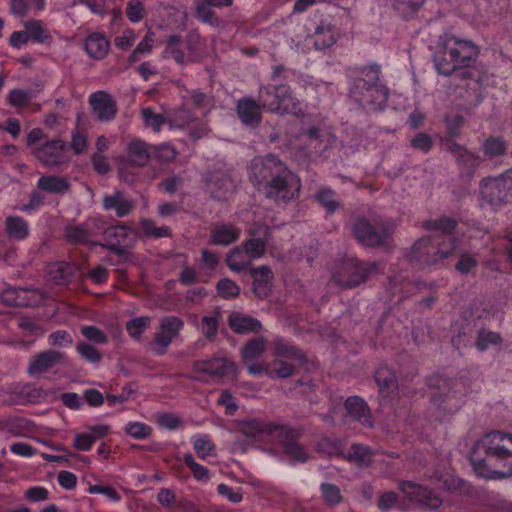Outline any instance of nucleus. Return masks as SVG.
<instances>
[{"label": "nucleus", "instance_id": "nucleus-25", "mask_svg": "<svg viewBox=\"0 0 512 512\" xmlns=\"http://www.w3.org/2000/svg\"><path fill=\"white\" fill-rule=\"evenodd\" d=\"M102 206L105 211L114 210L119 218L128 216L135 209V201L124 196L120 190H115L110 195H105L102 199Z\"/></svg>", "mask_w": 512, "mask_h": 512}, {"label": "nucleus", "instance_id": "nucleus-50", "mask_svg": "<svg viewBox=\"0 0 512 512\" xmlns=\"http://www.w3.org/2000/svg\"><path fill=\"white\" fill-rule=\"evenodd\" d=\"M371 449L363 444L355 443L351 446L346 458L360 467L369 466L371 463Z\"/></svg>", "mask_w": 512, "mask_h": 512}, {"label": "nucleus", "instance_id": "nucleus-33", "mask_svg": "<svg viewBox=\"0 0 512 512\" xmlns=\"http://www.w3.org/2000/svg\"><path fill=\"white\" fill-rule=\"evenodd\" d=\"M5 233L9 239L22 241L29 236V223L20 216H8L5 220Z\"/></svg>", "mask_w": 512, "mask_h": 512}, {"label": "nucleus", "instance_id": "nucleus-64", "mask_svg": "<svg viewBox=\"0 0 512 512\" xmlns=\"http://www.w3.org/2000/svg\"><path fill=\"white\" fill-rule=\"evenodd\" d=\"M300 138H303L307 143V147L317 152L323 145V138L319 128L311 127L299 134Z\"/></svg>", "mask_w": 512, "mask_h": 512}, {"label": "nucleus", "instance_id": "nucleus-46", "mask_svg": "<svg viewBox=\"0 0 512 512\" xmlns=\"http://www.w3.org/2000/svg\"><path fill=\"white\" fill-rule=\"evenodd\" d=\"M29 39L37 43H49L52 41L51 34L45 29L41 20H29L24 23Z\"/></svg>", "mask_w": 512, "mask_h": 512}, {"label": "nucleus", "instance_id": "nucleus-13", "mask_svg": "<svg viewBox=\"0 0 512 512\" xmlns=\"http://www.w3.org/2000/svg\"><path fill=\"white\" fill-rule=\"evenodd\" d=\"M247 234L248 238L241 245L253 260L262 258L271 240V227L258 222L247 229Z\"/></svg>", "mask_w": 512, "mask_h": 512}, {"label": "nucleus", "instance_id": "nucleus-40", "mask_svg": "<svg viewBox=\"0 0 512 512\" xmlns=\"http://www.w3.org/2000/svg\"><path fill=\"white\" fill-rule=\"evenodd\" d=\"M311 37L314 47L318 50L330 48L336 42L334 28L329 23L325 22H321V24L317 26Z\"/></svg>", "mask_w": 512, "mask_h": 512}, {"label": "nucleus", "instance_id": "nucleus-63", "mask_svg": "<svg viewBox=\"0 0 512 512\" xmlns=\"http://www.w3.org/2000/svg\"><path fill=\"white\" fill-rule=\"evenodd\" d=\"M141 227L148 237L163 238L171 235V229L168 226L157 227L155 222L150 219L141 220Z\"/></svg>", "mask_w": 512, "mask_h": 512}, {"label": "nucleus", "instance_id": "nucleus-1", "mask_svg": "<svg viewBox=\"0 0 512 512\" xmlns=\"http://www.w3.org/2000/svg\"><path fill=\"white\" fill-rule=\"evenodd\" d=\"M249 179L258 190H264L265 197L275 204H288L300 194V178L275 154L254 158Z\"/></svg>", "mask_w": 512, "mask_h": 512}, {"label": "nucleus", "instance_id": "nucleus-4", "mask_svg": "<svg viewBox=\"0 0 512 512\" xmlns=\"http://www.w3.org/2000/svg\"><path fill=\"white\" fill-rule=\"evenodd\" d=\"M479 56V48L471 41L450 32L443 33L433 56L439 74L450 76L455 71L470 68Z\"/></svg>", "mask_w": 512, "mask_h": 512}, {"label": "nucleus", "instance_id": "nucleus-55", "mask_svg": "<svg viewBox=\"0 0 512 512\" xmlns=\"http://www.w3.org/2000/svg\"><path fill=\"white\" fill-rule=\"evenodd\" d=\"M182 40L178 35H171L166 41L165 54L172 57L178 64L184 65L188 63L187 57L181 50Z\"/></svg>", "mask_w": 512, "mask_h": 512}, {"label": "nucleus", "instance_id": "nucleus-47", "mask_svg": "<svg viewBox=\"0 0 512 512\" xmlns=\"http://www.w3.org/2000/svg\"><path fill=\"white\" fill-rule=\"evenodd\" d=\"M220 321L221 310L219 307L215 308L209 315L202 317V333L210 341L216 339Z\"/></svg>", "mask_w": 512, "mask_h": 512}, {"label": "nucleus", "instance_id": "nucleus-9", "mask_svg": "<svg viewBox=\"0 0 512 512\" xmlns=\"http://www.w3.org/2000/svg\"><path fill=\"white\" fill-rule=\"evenodd\" d=\"M481 199L491 206H499L512 196V169L498 177L483 179L480 184Z\"/></svg>", "mask_w": 512, "mask_h": 512}, {"label": "nucleus", "instance_id": "nucleus-31", "mask_svg": "<svg viewBox=\"0 0 512 512\" xmlns=\"http://www.w3.org/2000/svg\"><path fill=\"white\" fill-rule=\"evenodd\" d=\"M84 48L90 58L101 60L108 54L110 43L104 35L95 32L86 38Z\"/></svg>", "mask_w": 512, "mask_h": 512}, {"label": "nucleus", "instance_id": "nucleus-56", "mask_svg": "<svg viewBox=\"0 0 512 512\" xmlns=\"http://www.w3.org/2000/svg\"><path fill=\"white\" fill-rule=\"evenodd\" d=\"M483 152L488 158L502 156L506 153L507 145L502 137H489L483 143Z\"/></svg>", "mask_w": 512, "mask_h": 512}, {"label": "nucleus", "instance_id": "nucleus-2", "mask_svg": "<svg viewBox=\"0 0 512 512\" xmlns=\"http://www.w3.org/2000/svg\"><path fill=\"white\" fill-rule=\"evenodd\" d=\"M470 462L479 477L494 480L512 477V435L500 431L485 434L475 443Z\"/></svg>", "mask_w": 512, "mask_h": 512}, {"label": "nucleus", "instance_id": "nucleus-5", "mask_svg": "<svg viewBox=\"0 0 512 512\" xmlns=\"http://www.w3.org/2000/svg\"><path fill=\"white\" fill-rule=\"evenodd\" d=\"M258 100L266 112L279 116L303 115L301 102L294 96L291 87L286 84L261 85L258 90Z\"/></svg>", "mask_w": 512, "mask_h": 512}, {"label": "nucleus", "instance_id": "nucleus-17", "mask_svg": "<svg viewBox=\"0 0 512 512\" xmlns=\"http://www.w3.org/2000/svg\"><path fill=\"white\" fill-rule=\"evenodd\" d=\"M410 502L435 510L442 505L441 498L431 490L411 481H404L399 486Z\"/></svg>", "mask_w": 512, "mask_h": 512}, {"label": "nucleus", "instance_id": "nucleus-59", "mask_svg": "<svg viewBox=\"0 0 512 512\" xmlns=\"http://www.w3.org/2000/svg\"><path fill=\"white\" fill-rule=\"evenodd\" d=\"M193 449L200 459L214 456L216 446L208 435H202L194 440Z\"/></svg>", "mask_w": 512, "mask_h": 512}, {"label": "nucleus", "instance_id": "nucleus-19", "mask_svg": "<svg viewBox=\"0 0 512 512\" xmlns=\"http://www.w3.org/2000/svg\"><path fill=\"white\" fill-rule=\"evenodd\" d=\"M236 114L243 125L257 128L262 122L263 106L260 101L252 97H243L237 101Z\"/></svg>", "mask_w": 512, "mask_h": 512}, {"label": "nucleus", "instance_id": "nucleus-8", "mask_svg": "<svg viewBox=\"0 0 512 512\" xmlns=\"http://www.w3.org/2000/svg\"><path fill=\"white\" fill-rule=\"evenodd\" d=\"M192 370L206 375L210 381L219 384L235 380L238 373L235 363L225 357L196 360L192 363Z\"/></svg>", "mask_w": 512, "mask_h": 512}, {"label": "nucleus", "instance_id": "nucleus-51", "mask_svg": "<svg viewBox=\"0 0 512 512\" xmlns=\"http://www.w3.org/2000/svg\"><path fill=\"white\" fill-rule=\"evenodd\" d=\"M283 453L292 463H306L311 455L304 445L298 440L291 443H286L285 447L282 448Z\"/></svg>", "mask_w": 512, "mask_h": 512}, {"label": "nucleus", "instance_id": "nucleus-58", "mask_svg": "<svg viewBox=\"0 0 512 512\" xmlns=\"http://www.w3.org/2000/svg\"><path fill=\"white\" fill-rule=\"evenodd\" d=\"M295 371V365L293 362L283 360V359H275L269 364V372L272 374V378L276 377L279 379H284L292 376Z\"/></svg>", "mask_w": 512, "mask_h": 512}, {"label": "nucleus", "instance_id": "nucleus-15", "mask_svg": "<svg viewBox=\"0 0 512 512\" xmlns=\"http://www.w3.org/2000/svg\"><path fill=\"white\" fill-rule=\"evenodd\" d=\"M34 156L45 166L54 167L69 162L66 144L59 139L33 149Z\"/></svg>", "mask_w": 512, "mask_h": 512}, {"label": "nucleus", "instance_id": "nucleus-21", "mask_svg": "<svg viewBox=\"0 0 512 512\" xmlns=\"http://www.w3.org/2000/svg\"><path fill=\"white\" fill-rule=\"evenodd\" d=\"M272 422L259 419H244L237 422V431L251 442L265 441L273 434Z\"/></svg>", "mask_w": 512, "mask_h": 512}, {"label": "nucleus", "instance_id": "nucleus-32", "mask_svg": "<svg viewBox=\"0 0 512 512\" xmlns=\"http://www.w3.org/2000/svg\"><path fill=\"white\" fill-rule=\"evenodd\" d=\"M230 328L237 334L247 332H257L262 328L260 321L251 316L242 315L238 312H232L228 317Z\"/></svg>", "mask_w": 512, "mask_h": 512}, {"label": "nucleus", "instance_id": "nucleus-16", "mask_svg": "<svg viewBox=\"0 0 512 512\" xmlns=\"http://www.w3.org/2000/svg\"><path fill=\"white\" fill-rule=\"evenodd\" d=\"M92 113L99 122L113 121L118 112V106L111 94L100 90L92 93L88 98Z\"/></svg>", "mask_w": 512, "mask_h": 512}, {"label": "nucleus", "instance_id": "nucleus-34", "mask_svg": "<svg viewBox=\"0 0 512 512\" xmlns=\"http://www.w3.org/2000/svg\"><path fill=\"white\" fill-rule=\"evenodd\" d=\"M206 0H197L195 3V17L198 21L216 28H224L226 22L218 17Z\"/></svg>", "mask_w": 512, "mask_h": 512}, {"label": "nucleus", "instance_id": "nucleus-60", "mask_svg": "<svg viewBox=\"0 0 512 512\" xmlns=\"http://www.w3.org/2000/svg\"><path fill=\"white\" fill-rule=\"evenodd\" d=\"M217 294L223 299L236 298L240 294L239 285L229 278H223L217 282Z\"/></svg>", "mask_w": 512, "mask_h": 512}, {"label": "nucleus", "instance_id": "nucleus-44", "mask_svg": "<svg viewBox=\"0 0 512 512\" xmlns=\"http://www.w3.org/2000/svg\"><path fill=\"white\" fill-rule=\"evenodd\" d=\"M37 187L49 193L62 194L68 191L71 185L66 177L42 176L37 182Z\"/></svg>", "mask_w": 512, "mask_h": 512}, {"label": "nucleus", "instance_id": "nucleus-48", "mask_svg": "<svg viewBox=\"0 0 512 512\" xmlns=\"http://www.w3.org/2000/svg\"><path fill=\"white\" fill-rule=\"evenodd\" d=\"M273 433H276V438L282 446L285 447L286 443L297 441L302 436V430L300 428H294L285 424H277L272 422Z\"/></svg>", "mask_w": 512, "mask_h": 512}, {"label": "nucleus", "instance_id": "nucleus-11", "mask_svg": "<svg viewBox=\"0 0 512 512\" xmlns=\"http://www.w3.org/2000/svg\"><path fill=\"white\" fill-rule=\"evenodd\" d=\"M205 186L212 199L225 201L235 191V183L229 170L216 168L205 175Z\"/></svg>", "mask_w": 512, "mask_h": 512}, {"label": "nucleus", "instance_id": "nucleus-57", "mask_svg": "<svg viewBox=\"0 0 512 512\" xmlns=\"http://www.w3.org/2000/svg\"><path fill=\"white\" fill-rule=\"evenodd\" d=\"M320 490L326 505L336 506L343 502V495L337 485L324 482L320 485Z\"/></svg>", "mask_w": 512, "mask_h": 512}, {"label": "nucleus", "instance_id": "nucleus-54", "mask_svg": "<svg viewBox=\"0 0 512 512\" xmlns=\"http://www.w3.org/2000/svg\"><path fill=\"white\" fill-rule=\"evenodd\" d=\"M502 338L497 332H493L487 329H481L477 333L476 337V348L483 352L492 346L501 344Z\"/></svg>", "mask_w": 512, "mask_h": 512}, {"label": "nucleus", "instance_id": "nucleus-27", "mask_svg": "<svg viewBox=\"0 0 512 512\" xmlns=\"http://www.w3.org/2000/svg\"><path fill=\"white\" fill-rule=\"evenodd\" d=\"M347 414L354 420L361 423L363 426L372 428L373 421L371 411L367 403L358 396L348 397L344 403Z\"/></svg>", "mask_w": 512, "mask_h": 512}, {"label": "nucleus", "instance_id": "nucleus-52", "mask_svg": "<svg viewBox=\"0 0 512 512\" xmlns=\"http://www.w3.org/2000/svg\"><path fill=\"white\" fill-rule=\"evenodd\" d=\"M423 227L427 231H440L442 236H451L452 232L457 227V221L451 217H440L436 220H427L423 223Z\"/></svg>", "mask_w": 512, "mask_h": 512}, {"label": "nucleus", "instance_id": "nucleus-61", "mask_svg": "<svg viewBox=\"0 0 512 512\" xmlns=\"http://www.w3.org/2000/svg\"><path fill=\"white\" fill-rule=\"evenodd\" d=\"M153 33L148 32L142 41L136 46L133 52L128 57V63L132 64L141 59L142 56L150 54L153 49Z\"/></svg>", "mask_w": 512, "mask_h": 512}, {"label": "nucleus", "instance_id": "nucleus-36", "mask_svg": "<svg viewBox=\"0 0 512 512\" xmlns=\"http://www.w3.org/2000/svg\"><path fill=\"white\" fill-rule=\"evenodd\" d=\"M206 0H197L195 3V17L198 21L216 28H224L226 22L218 17Z\"/></svg>", "mask_w": 512, "mask_h": 512}, {"label": "nucleus", "instance_id": "nucleus-14", "mask_svg": "<svg viewBox=\"0 0 512 512\" xmlns=\"http://www.w3.org/2000/svg\"><path fill=\"white\" fill-rule=\"evenodd\" d=\"M7 396L5 402L8 405H28L38 403L46 397V393L41 386L33 383H14L6 390Z\"/></svg>", "mask_w": 512, "mask_h": 512}, {"label": "nucleus", "instance_id": "nucleus-38", "mask_svg": "<svg viewBox=\"0 0 512 512\" xmlns=\"http://www.w3.org/2000/svg\"><path fill=\"white\" fill-rule=\"evenodd\" d=\"M1 428L12 436H25L33 428L29 419L21 416H9L1 421Z\"/></svg>", "mask_w": 512, "mask_h": 512}, {"label": "nucleus", "instance_id": "nucleus-28", "mask_svg": "<svg viewBox=\"0 0 512 512\" xmlns=\"http://www.w3.org/2000/svg\"><path fill=\"white\" fill-rule=\"evenodd\" d=\"M240 235V228L233 224H217L211 229L209 243L217 246H228L236 242Z\"/></svg>", "mask_w": 512, "mask_h": 512}, {"label": "nucleus", "instance_id": "nucleus-42", "mask_svg": "<svg viewBox=\"0 0 512 512\" xmlns=\"http://www.w3.org/2000/svg\"><path fill=\"white\" fill-rule=\"evenodd\" d=\"M314 200L332 215L341 207V202L337 198L336 192L329 187H321L313 195Z\"/></svg>", "mask_w": 512, "mask_h": 512}, {"label": "nucleus", "instance_id": "nucleus-24", "mask_svg": "<svg viewBox=\"0 0 512 512\" xmlns=\"http://www.w3.org/2000/svg\"><path fill=\"white\" fill-rule=\"evenodd\" d=\"M250 274L253 278L252 291L258 299H266L272 288L274 275L267 265L252 268Z\"/></svg>", "mask_w": 512, "mask_h": 512}, {"label": "nucleus", "instance_id": "nucleus-23", "mask_svg": "<svg viewBox=\"0 0 512 512\" xmlns=\"http://www.w3.org/2000/svg\"><path fill=\"white\" fill-rule=\"evenodd\" d=\"M132 231L125 225L119 224L112 226L105 231L106 244H101L103 248L123 256L126 252L124 246L127 245Z\"/></svg>", "mask_w": 512, "mask_h": 512}, {"label": "nucleus", "instance_id": "nucleus-7", "mask_svg": "<svg viewBox=\"0 0 512 512\" xmlns=\"http://www.w3.org/2000/svg\"><path fill=\"white\" fill-rule=\"evenodd\" d=\"M351 232L364 247H387L393 240L394 225L389 221H374L372 223L365 217H359L352 224Z\"/></svg>", "mask_w": 512, "mask_h": 512}, {"label": "nucleus", "instance_id": "nucleus-6", "mask_svg": "<svg viewBox=\"0 0 512 512\" xmlns=\"http://www.w3.org/2000/svg\"><path fill=\"white\" fill-rule=\"evenodd\" d=\"M380 271V263L349 258L337 265L332 280L342 289H352Z\"/></svg>", "mask_w": 512, "mask_h": 512}, {"label": "nucleus", "instance_id": "nucleus-45", "mask_svg": "<svg viewBox=\"0 0 512 512\" xmlns=\"http://www.w3.org/2000/svg\"><path fill=\"white\" fill-rule=\"evenodd\" d=\"M74 266L67 262H57L50 266L49 275L59 285L68 284L74 275Z\"/></svg>", "mask_w": 512, "mask_h": 512}, {"label": "nucleus", "instance_id": "nucleus-22", "mask_svg": "<svg viewBox=\"0 0 512 512\" xmlns=\"http://www.w3.org/2000/svg\"><path fill=\"white\" fill-rule=\"evenodd\" d=\"M435 252L432 237H423L412 246L410 260L421 266H439V258Z\"/></svg>", "mask_w": 512, "mask_h": 512}, {"label": "nucleus", "instance_id": "nucleus-18", "mask_svg": "<svg viewBox=\"0 0 512 512\" xmlns=\"http://www.w3.org/2000/svg\"><path fill=\"white\" fill-rule=\"evenodd\" d=\"M443 146L455 158L457 165L465 170L468 177L471 178L481 163L480 156L477 153L468 151L464 146L450 139L444 140Z\"/></svg>", "mask_w": 512, "mask_h": 512}, {"label": "nucleus", "instance_id": "nucleus-12", "mask_svg": "<svg viewBox=\"0 0 512 512\" xmlns=\"http://www.w3.org/2000/svg\"><path fill=\"white\" fill-rule=\"evenodd\" d=\"M66 355L56 349H47L34 354L28 362L26 373L32 378H40L58 365L65 364Z\"/></svg>", "mask_w": 512, "mask_h": 512}, {"label": "nucleus", "instance_id": "nucleus-29", "mask_svg": "<svg viewBox=\"0 0 512 512\" xmlns=\"http://www.w3.org/2000/svg\"><path fill=\"white\" fill-rule=\"evenodd\" d=\"M96 223L95 219H88L86 222L78 225H67L64 228V237L71 244L88 243L93 235L91 228Z\"/></svg>", "mask_w": 512, "mask_h": 512}, {"label": "nucleus", "instance_id": "nucleus-41", "mask_svg": "<svg viewBox=\"0 0 512 512\" xmlns=\"http://www.w3.org/2000/svg\"><path fill=\"white\" fill-rule=\"evenodd\" d=\"M433 244L439 258L440 265L444 260L452 257L458 247V240L453 236H437L432 237Z\"/></svg>", "mask_w": 512, "mask_h": 512}, {"label": "nucleus", "instance_id": "nucleus-62", "mask_svg": "<svg viewBox=\"0 0 512 512\" xmlns=\"http://www.w3.org/2000/svg\"><path fill=\"white\" fill-rule=\"evenodd\" d=\"M150 324V317L141 316L127 322L126 330L132 338L139 339L142 333L150 326Z\"/></svg>", "mask_w": 512, "mask_h": 512}, {"label": "nucleus", "instance_id": "nucleus-10", "mask_svg": "<svg viewBox=\"0 0 512 512\" xmlns=\"http://www.w3.org/2000/svg\"><path fill=\"white\" fill-rule=\"evenodd\" d=\"M184 327V321L177 316H164L160 320L159 332L156 333L151 342V349L157 355L166 353L167 348L177 338Z\"/></svg>", "mask_w": 512, "mask_h": 512}, {"label": "nucleus", "instance_id": "nucleus-30", "mask_svg": "<svg viewBox=\"0 0 512 512\" xmlns=\"http://www.w3.org/2000/svg\"><path fill=\"white\" fill-rule=\"evenodd\" d=\"M274 355L283 360L304 364L307 361L305 353L298 347L283 339H276L273 343Z\"/></svg>", "mask_w": 512, "mask_h": 512}, {"label": "nucleus", "instance_id": "nucleus-43", "mask_svg": "<svg viewBox=\"0 0 512 512\" xmlns=\"http://www.w3.org/2000/svg\"><path fill=\"white\" fill-rule=\"evenodd\" d=\"M375 381L378 384L380 392L385 396H388L397 388V379L394 371L385 365L380 366L375 371Z\"/></svg>", "mask_w": 512, "mask_h": 512}, {"label": "nucleus", "instance_id": "nucleus-35", "mask_svg": "<svg viewBox=\"0 0 512 512\" xmlns=\"http://www.w3.org/2000/svg\"><path fill=\"white\" fill-rule=\"evenodd\" d=\"M206 0H197L195 3V17L198 21L216 28H224L226 22L218 17Z\"/></svg>", "mask_w": 512, "mask_h": 512}, {"label": "nucleus", "instance_id": "nucleus-26", "mask_svg": "<svg viewBox=\"0 0 512 512\" xmlns=\"http://www.w3.org/2000/svg\"><path fill=\"white\" fill-rule=\"evenodd\" d=\"M151 159L149 144L135 138L131 140L126 148V161L129 166L142 168L148 165Z\"/></svg>", "mask_w": 512, "mask_h": 512}, {"label": "nucleus", "instance_id": "nucleus-3", "mask_svg": "<svg viewBox=\"0 0 512 512\" xmlns=\"http://www.w3.org/2000/svg\"><path fill=\"white\" fill-rule=\"evenodd\" d=\"M381 74V67L376 63L355 68L350 78V98L360 107L371 111L385 109L389 89L381 80Z\"/></svg>", "mask_w": 512, "mask_h": 512}, {"label": "nucleus", "instance_id": "nucleus-20", "mask_svg": "<svg viewBox=\"0 0 512 512\" xmlns=\"http://www.w3.org/2000/svg\"><path fill=\"white\" fill-rule=\"evenodd\" d=\"M461 383L454 382L446 392H435L431 396V402L434 407L444 413H454L458 411L463 403V393L458 387Z\"/></svg>", "mask_w": 512, "mask_h": 512}, {"label": "nucleus", "instance_id": "nucleus-39", "mask_svg": "<svg viewBox=\"0 0 512 512\" xmlns=\"http://www.w3.org/2000/svg\"><path fill=\"white\" fill-rule=\"evenodd\" d=\"M252 258L242 245L232 248L226 257V264L233 272H241L251 266Z\"/></svg>", "mask_w": 512, "mask_h": 512}, {"label": "nucleus", "instance_id": "nucleus-53", "mask_svg": "<svg viewBox=\"0 0 512 512\" xmlns=\"http://www.w3.org/2000/svg\"><path fill=\"white\" fill-rule=\"evenodd\" d=\"M204 40L197 31H190L186 36V48L188 50L187 61L196 62L201 58L200 50Z\"/></svg>", "mask_w": 512, "mask_h": 512}, {"label": "nucleus", "instance_id": "nucleus-37", "mask_svg": "<svg viewBox=\"0 0 512 512\" xmlns=\"http://www.w3.org/2000/svg\"><path fill=\"white\" fill-rule=\"evenodd\" d=\"M206 0H197L195 3V17L198 21L216 28H224L226 22L218 17Z\"/></svg>", "mask_w": 512, "mask_h": 512}, {"label": "nucleus", "instance_id": "nucleus-49", "mask_svg": "<svg viewBox=\"0 0 512 512\" xmlns=\"http://www.w3.org/2000/svg\"><path fill=\"white\" fill-rule=\"evenodd\" d=\"M265 350L266 340L263 337H258L244 345L241 351V356L245 363H249L260 358Z\"/></svg>", "mask_w": 512, "mask_h": 512}]
</instances>
